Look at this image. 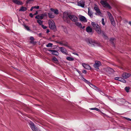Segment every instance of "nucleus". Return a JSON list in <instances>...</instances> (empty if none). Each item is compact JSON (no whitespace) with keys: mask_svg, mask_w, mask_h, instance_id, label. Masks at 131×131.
I'll use <instances>...</instances> for the list:
<instances>
[{"mask_svg":"<svg viewBox=\"0 0 131 131\" xmlns=\"http://www.w3.org/2000/svg\"><path fill=\"white\" fill-rule=\"evenodd\" d=\"M63 18L65 21L68 23L69 22L68 20V18H69L72 21L74 22L78 21V19L77 17L73 15H68V13H63Z\"/></svg>","mask_w":131,"mask_h":131,"instance_id":"nucleus-1","label":"nucleus"},{"mask_svg":"<svg viewBox=\"0 0 131 131\" xmlns=\"http://www.w3.org/2000/svg\"><path fill=\"white\" fill-rule=\"evenodd\" d=\"M85 41L89 44L91 45V46L93 45L95 46H98L100 45V43L94 41L90 38H87L85 39Z\"/></svg>","mask_w":131,"mask_h":131,"instance_id":"nucleus-2","label":"nucleus"},{"mask_svg":"<svg viewBox=\"0 0 131 131\" xmlns=\"http://www.w3.org/2000/svg\"><path fill=\"white\" fill-rule=\"evenodd\" d=\"M48 24L49 27L50 28L52 29L56 28V26L55 25L54 21L52 20H49L48 21Z\"/></svg>","mask_w":131,"mask_h":131,"instance_id":"nucleus-3","label":"nucleus"},{"mask_svg":"<svg viewBox=\"0 0 131 131\" xmlns=\"http://www.w3.org/2000/svg\"><path fill=\"white\" fill-rule=\"evenodd\" d=\"M101 3L103 5H104V7L105 8H108L109 9H111V7L110 5L106 2V0H101L100 1Z\"/></svg>","mask_w":131,"mask_h":131,"instance_id":"nucleus-4","label":"nucleus"},{"mask_svg":"<svg viewBox=\"0 0 131 131\" xmlns=\"http://www.w3.org/2000/svg\"><path fill=\"white\" fill-rule=\"evenodd\" d=\"M47 16V13L41 14L40 15H37L35 17V18L36 19H42L43 18L45 17H46Z\"/></svg>","mask_w":131,"mask_h":131,"instance_id":"nucleus-5","label":"nucleus"},{"mask_svg":"<svg viewBox=\"0 0 131 131\" xmlns=\"http://www.w3.org/2000/svg\"><path fill=\"white\" fill-rule=\"evenodd\" d=\"M101 65V62L98 61H96L93 65V67L96 69H99V67Z\"/></svg>","mask_w":131,"mask_h":131,"instance_id":"nucleus-6","label":"nucleus"},{"mask_svg":"<svg viewBox=\"0 0 131 131\" xmlns=\"http://www.w3.org/2000/svg\"><path fill=\"white\" fill-rule=\"evenodd\" d=\"M94 9L96 12V15H99L100 16H102V14L98 7L97 6L94 7Z\"/></svg>","mask_w":131,"mask_h":131,"instance_id":"nucleus-7","label":"nucleus"},{"mask_svg":"<svg viewBox=\"0 0 131 131\" xmlns=\"http://www.w3.org/2000/svg\"><path fill=\"white\" fill-rule=\"evenodd\" d=\"M30 126L33 131H38L37 128L32 122H30L29 124Z\"/></svg>","mask_w":131,"mask_h":131,"instance_id":"nucleus-8","label":"nucleus"},{"mask_svg":"<svg viewBox=\"0 0 131 131\" xmlns=\"http://www.w3.org/2000/svg\"><path fill=\"white\" fill-rule=\"evenodd\" d=\"M117 102H120L121 103V104H124L126 102V101L123 98L120 99L118 98L117 99H116ZM127 102L129 104H130V103H129Z\"/></svg>","mask_w":131,"mask_h":131,"instance_id":"nucleus-9","label":"nucleus"},{"mask_svg":"<svg viewBox=\"0 0 131 131\" xmlns=\"http://www.w3.org/2000/svg\"><path fill=\"white\" fill-rule=\"evenodd\" d=\"M91 87L97 91L99 92L100 94H101V92L103 93V91L100 89L92 84H91Z\"/></svg>","mask_w":131,"mask_h":131,"instance_id":"nucleus-10","label":"nucleus"},{"mask_svg":"<svg viewBox=\"0 0 131 131\" xmlns=\"http://www.w3.org/2000/svg\"><path fill=\"white\" fill-rule=\"evenodd\" d=\"M78 6L84 7L85 5L84 1L83 0H81L78 2Z\"/></svg>","mask_w":131,"mask_h":131,"instance_id":"nucleus-11","label":"nucleus"},{"mask_svg":"<svg viewBox=\"0 0 131 131\" xmlns=\"http://www.w3.org/2000/svg\"><path fill=\"white\" fill-rule=\"evenodd\" d=\"M131 76V74L129 73L125 72L122 75V77L124 79H126Z\"/></svg>","mask_w":131,"mask_h":131,"instance_id":"nucleus-12","label":"nucleus"},{"mask_svg":"<svg viewBox=\"0 0 131 131\" xmlns=\"http://www.w3.org/2000/svg\"><path fill=\"white\" fill-rule=\"evenodd\" d=\"M59 48L62 53L66 55L68 54V52L66 49L63 47H59Z\"/></svg>","mask_w":131,"mask_h":131,"instance_id":"nucleus-13","label":"nucleus"},{"mask_svg":"<svg viewBox=\"0 0 131 131\" xmlns=\"http://www.w3.org/2000/svg\"><path fill=\"white\" fill-rule=\"evenodd\" d=\"M50 52H51L52 54L56 56H58L59 54V52L56 50H49Z\"/></svg>","mask_w":131,"mask_h":131,"instance_id":"nucleus-14","label":"nucleus"},{"mask_svg":"<svg viewBox=\"0 0 131 131\" xmlns=\"http://www.w3.org/2000/svg\"><path fill=\"white\" fill-rule=\"evenodd\" d=\"M79 19L81 21L84 22H86L87 21V20L84 16H81L79 17Z\"/></svg>","mask_w":131,"mask_h":131,"instance_id":"nucleus-15","label":"nucleus"},{"mask_svg":"<svg viewBox=\"0 0 131 131\" xmlns=\"http://www.w3.org/2000/svg\"><path fill=\"white\" fill-rule=\"evenodd\" d=\"M13 2L15 4L18 5H21L23 3L21 1L18 0H13Z\"/></svg>","mask_w":131,"mask_h":131,"instance_id":"nucleus-16","label":"nucleus"},{"mask_svg":"<svg viewBox=\"0 0 131 131\" xmlns=\"http://www.w3.org/2000/svg\"><path fill=\"white\" fill-rule=\"evenodd\" d=\"M82 65L83 67L85 69L88 70L90 69L91 67L88 64H86L85 63H82Z\"/></svg>","mask_w":131,"mask_h":131,"instance_id":"nucleus-17","label":"nucleus"},{"mask_svg":"<svg viewBox=\"0 0 131 131\" xmlns=\"http://www.w3.org/2000/svg\"><path fill=\"white\" fill-rule=\"evenodd\" d=\"M50 10L52 12H54L55 14L58 15L59 13L58 10L57 9H54L53 8H51Z\"/></svg>","mask_w":131,"mask_h":131,"instance_id":"nucleus-18","label":"nucleus"},{"mask_svg":"<svg viewBox=\"0 0 131 131\" xmlns=\"http://www.w3.org/2000/svg\"><path fill=\"white\" fill-rule=\"evenodd\" d=\"M107 14L110 21L114 20V18L111 14L108 12H107Z\"/></svg>","mask_w":131,"mask_h":131,"instance_id":"nucleus-19","label":"nucleus"},{"mask_svg":"<svg viewBox=\"0 0 131 131\" xmlns=\"http://www.w3.org/2000/svg\"><path fill=\"white\" fill-rule=\"evenodd\" d=\"M86 31L88 33H90L92 32V29L90 27L88 26L86 28Z\"/></svg>","mask_w":131,"mask_h":131,"instance_id":"nucleus-20","label":"nucleus"},{"mask_svg":"<svg viewBox=\"0 0 131 131\" xmlns=\"http://www.w3.org/2000/svg\"><path fill=\"white\" fill-rule=\"evenodd\" d=\"M82 80H83L85 82L89 85L90 86H91V84H92L90 82L86 80L85 79H84L83 77H82Z\"/></svg>","mask_w":131,"mask_h":131,"instance_id":"nucleus-21","label":"nucleus"},{"mask_svg":"<svg viewBox=\"0 0 131 131\" xmlns=\"http://www.w3.org/2000/svg\"><path fill=\"white\" fill-rule=\"evenodd\" d=\"M49 17L50 18H52L54 17V15L53 13L51 12H50L48 13Z\"/></svg>","mask_w":131,"mask_h":131,"instance_id":"nucleus-22","label":"nucleus"},{"mask_svg":"<svg viewBox=\"0 0 131 131\" xmlns=\"http://www.w3.org/2000/svg\"><path fill=\"white\" fill-rule=\"evenodd\" d=\"M75 24L78 27L80 28V27H82V26L81 25V23H79L78 21H76V22H75Z\"/></svg>","mask_w":131,"mask_h":131,"instance_id":"nucleus-23","label":"nucleus"},{"mask_svg":"<svg viewBox=\"0 0 131 131\" xmlns=\"http://www.w3.org/2000/svg\"><path fill=\"white\" fill-rule=\"evenodd\" d=\"M27 9V8L26 7H24L23 6H22L20 9H19V11H21L23 12H24Z\"/></svg>","mask_w":131,"mask_h":131,"instance_id":"nucleus-24","label":"nucleus"},{"mask_svg":"<svg viewBox=\"0 0 131 131\" xmlns=\"http://www.w3.org/2000/svg\"><path fill=\"white\" fill-rule=\"evenodd\" d=\"M37 23L39 24V25H42L43 21L41 20L40 19H38L37 20Z\"/></svg>","mask_w":131,"mask_h":131,"instance_id":"nucleus-25","label":"nucleus"},{"mask_svg":"<svg viewBox=\"0 0 131 131\" xmlns=\"http://www.w3.org/2000/svg\"><path fill=\"white\" fill-rule=\"evenodd\" d=\"M95 30L98 34H100L101 33V31L100 28H95Z\"/></svg>","mask_w":131,"mask_h":131,"instance_id":"nucleus-26","label":"nucleus"},{"mask_svg":"<svg viewBox=\"0 0 131 131\" xmlns=\"http://www.w3.org/2000/svg\"><path fill=\"white\" fill-rule=\"evenodd\" d=\"M88 15L90 17H91L93 16V13L92 12L90 11L89 8H88Z\"/></svg>","mask_w":131,"mask_h":131,"instance_id":"nucleus-27","label":"nucleus"},{"mask_svg":"<svg viewBox=\"0 0 131 131\" xmlns=\"http://www.w3.org/2000/svg\"><path fill=\"white\" fill-rule=\"evenodd\" d=\"M66 59L67 60L69 61H73L74 60L73 58L70 57H67Z\"/></svg>","mask_w":131,"mask_h":131,"instance_id":"nucleus-28","label":"nucleus"},{"mask_svg":"<svg viewBox=\"0 0 131 131\" xmlns=\"http://www.w3.org/2000/svg\"><path fill=\"white\" fill-rule=\"evenodd\" d=\"M30 39L31 40L30 43H34V38L33 37L31 36L30 37Z\"/></svg>","mask_w":131,"mask_h":131,"instance_id":"nucleus-29","label":"nucleus"},{"mask_svg":"<svg viewBox=\"0 0 131 131\" xmlns=\"http://www.w3.org/2000/svg\"><path fill=\"white\" fill-rule=\"evenodd\" d=\"M111 24L114 26H115V23L114 20L110 21Z\"/></svg>","mask_w":131,"mask_h":131,"instance_id":"nucleus-30","label":"nucleus"},{"mask_svg":"<svg viewBox=\"0 0 131 131\" xmlns=\"http://www.w3.org/2000/svg\"><path fill=\"white\" fill-rule=\"evenodd\" d=\"M90 109L92 110H95L97 111H100L99 109L96 107L91 108H90Z\"/></svg>","mask_w":131,"mask_h":131,"instance_id":"nucleus-31","label":"nucleus"},{"mask_svg":"<svg viewBox=\"0 0 131 131\" xmlns=\"http://www.w3.org/2000/svg\"><path fill=\"white\" fill-rule=\"evenodd\" d=\"M24 27L27 30L29 31H31V30L30 29H29V27L28 26H26V25H24Z\"/></svg>","mask_w":131,"mask_h":131,"instance_id":"nucleus-32","label":"nucleus"},{"mask_svg":"<svg viewBox=\"0 0 131 131\" xmlns=\"http://www.w3.org/2000/svg\"><path fill=\"white\" fill-rule=\"evenodd\" d=\"M63 46L67 47L69 48L70 47L68 45V43L67 42H63Z\"/></svg>","mask_w":131,"mask_h":131,"instance_id":"nucleus-33","label":"nucleus"},{"mask_svg":"<svg viewBox=\"0 0 131 131\" xmlns=\"http://www.w3.org/2000/svg\"><path fill=\"white\" fill-rule=\"evenodd\" d=\"M125 89L127 92H128L130 89V88L129 87L126 86L125 88Z\"/></svg>","mask_w":131,"mask_h":131,"instance_id":"nucleus-34","label":"nucleus"},{"mask_svg":"<svg viewBox=\"0 0 131 131\" xmlns=\"http://www.w3.org/2000/svg\"><path fill=\"white\" fill-rule=\"evenodd\" d=\"M53 44L52 43H50L46 45L47 47H52Z\"/></svg>","mask_w":131,"mask_h":131,"instance_id":"nucleus-35","label":"nucleus"},{"mask_svg":"<svg viewBox=\"0 0 131 131\" xmlns=\"http://www.w3.org/2000/svg\"><path fill=\"white\" fill-rule=\"evenodd\" d=\"M92 26L94 28L96 26V25H97V24H96L94 22H92L91 23Z\"/></svg>","mask_w":131,"mask_h":131,"instance_id":"nucleus-36","label":"nucleus"},{"mask_svg":"<svg viewBox=\"0 0 131 131\" xmlns=\"http://www.w3.org/2000/svg\"><path fill=\"white\" fill-rule=\"evenodd\" d=\"M115 38H112L110 40V41L112 44H114V41H115Z\"/></svg>","mask_w":131,"mask_h":131,"instance_id":"nucleus-37","label":"nucleus"},{"mask_svg":"<svg viewBox=\"0 0 131 131\" xmlns=\"http://www.w3.org/2000/svg\"><path fill=\"white\" fill-rule=\"evenodd\" d=\"M52 60L53 61H58V60L55 57H53L52 59Z\"/></svg>","mask_w":131,"mask_h":131,"instance_id":"nucleus-38","label":"nucleus"},{"mask_svg":"<svg viewBox=\"0 0 131 131\" xmlns=\"http://www.w3.org/2000/svg\"><path fill=\"white\" fill-rule=\"evenodd\" d=\"M104 18H102V23L103 25H105V23L104 21Z\"/></svg>","mask_w":131,"mask_h":131,"instance_id":"nucleus-39","label":"nucleus"},{"mask_svg":"<svg viewBox=\"0 0 131 131\" xmlns=\"http://www.w3.org/2000/svg\"><path fill=\"white\" fill-rule=\"evenodd\" d=\"M33 0H27L26 2L27 4H30L31 3V1H32Z\"/></svg>","mask_w":131,"mask_h":131,"instance_id":"nucleus-40","label":"nucleus"},{"mask_svg":"<svg viewBox=\"0 0 131 131\" xmlns=\"http://www.w3.org/2000/svg\"><path fill=\"white\" fill-rule=\"evenodd\" d=\"M42 27L44 29H46L47 28V27L46 26H44V25H41Z\"/></svg>","mask_w":131,"mask_h":131,"instance_id":"nucleus-41","label":"nucleus"},{"mask_svg":"<svg viewBox=\"0 0 131 131\" xmlns=\"http://www.w3.org/2000/svg\"><path fill=\"white\" fill-rule=\"evenodd\" d=\"M122 81H121V82H123V83H125L126 82V80L124 79H123V78H122V80H121Z\"/></svg>","mask_w":131,"mask_h":131,"instance_id":"nucleus-42","label":"nucleus"},{"mask_svg":"<svg viewBox=\"0 0 131 131\" xmlns=\"http://www.w3.org/2000/svg\"><path fill=\"white\" fill-rule=\"evenodd\" d=\"M33 7L34 8H36L37 9H38L39 8V7L38 6H35Z\"/></svg>","mask_w":131,"mask_h":131,"instance_id":"nucleus-43","label":"nucleus"},{"mask_svg":"<svg viewBox=\"0 0 131 131\" xmlns=\"http://www.w3.org/2000/svg\"><path fill=\"white\" fill-rule=\"evenodd\" d=\"M107 70H110V71H112L113 70L112 69V68H107Z\"/></svg>","mask_w":131,"mask_h":131,"instance_id":"nucleus-44","label":"nucleus"},{"mask_svg":"<svg viewBox=\"0 0 131 131\" xmlns=\"http://www.w3.org/2000/svg\"><path fill=\"white\" fill-rule=\"evenodd\" d=\"M64 31L66 33H68V32L67 29L66 28L64 29Z\"/></svg>","mask_w":131,"mask_h":131,"instance_id":"nucleus-45","label":"nucleus"},{"mask_svg":"<svg viewBox=\"0 0 131 131\" xmlns=\"http://www.w3.org/2000/svg\"><path fill=\"white\" fill-rule=\"evenodd\" d=\"M29 16L31 17L32 18L33 17L34 15L32 13H30L29 14Z\"/></svg>","mask_w":131,"mask_h":131,"instance_id":"nucleus-46","label":"nucleus"},{"mask_svg":"<svg viewBox=\"0 0 131 131\" xmlns=\"http://www.w3.org/2000/svg\"><path fill=\"white\" fill-rule=\"evenodd\" d=\"M100 28L99 26L97 24V25H96V26L94 28L95 29V28Z\"/></svg>","mask_w":131,"mask_h":131,"instance_id":"nucleus-47","label":"nucleus"},{"mask_svg":"<svg viewBox=\"0 0 131 131\" xmlns=\"http://www.w3.org/2000/svg\"><path fill=\"white\" fill-rule=\"evenodd\" d=\"M119 77H115V79H114L115 80H119Z\"/></svg>","mask_w":131,"mask_h":131,"instance_id":"nucleus-48","label":"nucleus"},{"mask_svg":"<svg viewBox=\"0 0 131 131\" xmlns=\"http://www.w3.org/2000/svg\"><path fill=\"white\" fill-rule=\"evenodd\" d=\"M77 71L79 74L80 75H81V74H82L81 73V72L79 70H77Z\"/></svg>","mask_w":131,"mask_h":131,"instance_id":"nucleus-49","label":"nucleus"},{"mask_svg":"<svg viewBox=\"0 0 131 131\" xmlns=\"http://www.w3.org/2000/svg\"><path fill=\"white\" fill-rule=\"evenodd\" d=\"M125 118H126V119L128 120V121H131V119L127 117H125Z\"/></svg>","mask_w":131,"mask_h":131,"instance_id":"nucleus-50","label":"nucleus"},{"mask_svg":"<svg viewBox=\"0 0 131 131\" xmlns=\"http://www.w3.org/2000/svg\"><path fill=\"white\" fill-rule=\"evenodd\" d=\"M82 73L85 74L86 73V71L85 70H84L82 71Z\"/></svg>","mask_w":131,"mask_h":131,"instance_id":"nucleus-51","label":"nucleus"},{"mask_svg":"<svg viewBox=\"0 0 131 131\" xmlns=\"http://www.w3.org/2000/svg\"><path fill=\"white\" fill-rule=\"evenodd\" d=\"M72 53L75 55H77V56H79V54L75 52H73Z\"/></svg>","mask_w":131,"mask_h":131,"instance_id":"nucleus-52","label":"nucleus"},{"mask_svg":"<svg viewBox=\"0 0 131 131\" xmlns=\"http://www.w3.org/2000/svg\"><path fill=\"white\" fill-rule=\"evenodd\" d=\"M58 43L61 45L63 46V42H59Z\"/></svg>","mask_w":131,"mask_h":131,"instance_id":"nucleus-53","label":"nucleus"},{"mask_svg":"<svg viewBox=\"0 0 131 131\" xmlns=\"http://www.w3.org/2000/svg\"><path fill=\"white\" fill-rule=\"evenodd\" d=\"M38 35L39 37H41V36L42 34L41 33H40L39 34H38Z\"/></svg>","mask_w":131,"mask_h":131,"instance_id":"nucleus-54","label":"nucleus"},{"mask_svg":"<svg viewBox=\"0 0 131 131\" xmlns=\"http://www.w3.org/2000/svg\"><path fill=\"white\" fill-rule=\"evenodd\" d=\"M119 79L118 81H122L121 80H122V78L121 77H119Z\"/></svg>","mask_w":131,"mask_h":131,"instance_id":"nucleus-55","label":"nucleus"},{"mask_svg":"<svg viewBox=\"0 0 131 131\" xmlns=\"http://www.w3.org/2000/svg\"><path fill=\"white\" fill-rule=\"evenodd\" d=\"M50 31L49 29H47V30L46 33H48Z\"/></svg>","mask_w":131,"mask_h":131,"instance_id":"nucleus-56","label":"nucleus"},{"mask_svg":"<svg viewBox=\"0 0 131 131\" xmlns=\"http://www.w3.org/2000/svg\"><path fill=\"white\" fill-rule=\"evenodd\" d=\"M34 9V8L33 7H32L31 9H30V10L31 11H32V10L33 9Z\"/></svg>","mask_w":131,"mask_h":131,"instance_id":"nucleus-57","label":"nucleus"},{"mask_svg":"<svg viewBox=\"0 0 131 131\" xmlns=\"http://www.w3.org/2000/svg\"><path fill=\"white\" fill-rule=\"evenodd\" d=\"M38 14V12H37V11H36V13L34 14V15H36L37 14Z\"/></svg>","mask_w":131,"mask_h":131,"instance_id":"nucleus-58","label":"nucleus"},{"mask_svg":"<svg viewBox=\"0 0 131 131\" xmlns=\"http://www.w3.org/2000/svg\"><path fill=\"white\" fill-rule=\"evenodd\" d=\"M129 24L131 26V21H129Z\"/></svg>","mask_w":131,"mask_h":131,"instance_id":"nucleus-59","label":"nucleus"},{"mask_svg":"<svg viewBox=\"0 0 131 131\" xmlns=\"http://www.w3.org/2000/svg\"><path fill=\"white\" fill-rule=\"evenodd\" d=\"M85 26H83V27L82 26V27H80V28H82V29H84L85 28Z\"/></svg>","mask_w":131,"mask_h":131,"instance_id":"nucleus-60","label":"nucleus"},{"mask_svg":"<svg viewBox=\"0 0 131 131\" xmlns=\"http://www.w3.org/2000/svg\"><path fill=\"white\" fill-rule=\"evenodd\" d=\"M101 94L102 95H103V94H104L103 93H103L101 92Z\"/></svg>","mask_w":131,"mask_h":131,"instance_id":"nucleus-61","label":"nucleus"}]
</instances>
